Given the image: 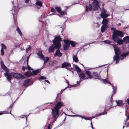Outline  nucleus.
Masks as SVG:
<instances>
[{"instance_id": "nucleus-46", "label": "nucleus", "mask_w": 129, "mask_h": 129, "mask_svg": "<svg viewBox=\"0 0 129 129\" xmlns=\"http://www.w3.org/2000/svg\"><path fill=\"white\" fill-rule=\"evenodd\" d=\"M111 29L112 30H114V31H115V30L116 29L114 27H112L111 28Z\"/></svg>"}, {"instance_id": "nucleus-62", "label": "nucleus", "mask_w": 129, "mask_h": 129, "mask_svg": "<svg viewBox=\"0 0 129 129\" xmlns=\"http://www.w3.org/2000/svg\"><path fill=\"white\" fill-rule=\"evenodd\" d=\"M104 4H102V6L103 7V6H104Z\"/></svg>"}, {"instance_id": "nucleus-39", "label": "nucleus", "mask_w": 129, "mask_h": 129, "mask_svg": "<svg viewBox=\"0 0 129 129\" xmlns=\"http://www.w3.org/2000/svg\"><path fill=\"white\" fill-rule=\"evenodd\" d=\"M106 11L105 10V9L104 8H103L102 9L101 11V13H106Z\"/></svg>"}, {"instance_id": "nucleus-18", "label": "nucleus", "mask_w": 129, "mask_h": 129, "mask_svg": "<svg viewBox=\"0 0 129 129\" xmlns=\"http://www.w3.org/2000/svg\"><path fill=\"white\" fill-rule=\"evenodd\" d=\"M92 9V7L90 4H89L88 6H86V11L87 12L89 11H91Z\"/></svg>"}, {"instance_id": "nucleus-19", "label": "nucleus", "mask_w": 129, "mask_h": 129, "mask_svg": "<svg viewBox=\"0 0 129 129\" xmlns=\"http://www.w3.org/2000/svg\"><path fill=\"white\" fill-rule=\"evenodd\" d=\"M49 58L48 57H46L45 58L44 57V60H44V65L42 66V67L41 68V69H42L43 68H44V67L45 66V64L49 60Z\"/></svg>"}, {"instance_id": "nucleus-45", "label": "nucleus", "mask_w": 129, "mask_h": 129, "mask_svg": "<svg viewBox=\"0 0 129 129\" xmlns=\"http://www.w3.org/2000/svg\"><path fill=\"white\" fill-rule=\"evenodd\" d=\"M27 68L29 69V70H33V69H31V68H30V67L29 66H28Z\"/></svg>"}, {"instance_id": "nucleus-20", "label": "nucleus", "mask_w": 129, "mask_h": 129, "mask_svg": "<svg viewBox=\"0 0 129 129\" xmlns=\"http://www.w3.org/2000/svg\"><path fill=\"white\" fill-rule=\"evenodd\" d=\"M129 53V52H126L122 54L121 55V56L120 57V59L121 60L123 59L124 58L123 57H125L126 56L128 55V54Z\"/></svg>"}, {"instance_id": "nucleus-28", "label": "nucleus", "mask_w": 129, "mask_h": 129, "mask_svg": "<svg viewBox=\"0 0 129 129\" xmlns=\"http://www.w3.org/2000/svg\"><path fill=\"white\" fill-rule=\"evenodd\" d=\"M101 16L102 18H104L108 17L109 15L108 14H106V13H101Z\"/></svg>"}, {"instance_id": "nucleus-57", "label": "nucleus", "mask_w": 129, "mask_h": 129, "mask_svg": "<svg viewBox=\"0 0 129 129\" xmlns=\"http://www.w3.org/2000/svg\"><path fill=\"white\" fill-rule=\"evenodd\" d=\"M3 114V113L0 112V115H2V114Z\"/></svg>"}, {"instance_id": "nucleus-43", "label": "nucleus", "mask_w": 129, "mask_h": 129, "mask_svg": "<svg viewBox=\"0 0 129 129\" xmlns=\"http://www.w3.org/2000/svg\"><path fill=\"white\" fill-rule=\"evenodd\" d=\"M55 11L54 9L52 8L51 9V11L52 12H54Z\"/></svg>"}, {"instance_id": "nucleus-14", "label": "nucleus", "mask_w": 129, "mask_h": 129, "mask_svg": "<svg viewBox=\"0 0 129 129\" xmlns=\"http://www.w3.org/2000/svg\"><path fill=\"white\" fill-rule=\"evenodd\" d=\"M64 42H65L69 43V45H71L72 47H75L76 46V44L73 41H69L68 40H65Z\"/></svg>"}, {"instance_id": "nucleus-60", "label": "nucleus", "mask_w": 129, "mask_h": 129, "mask_svg": "<svg viewBox=\"0 0 129 129\" xmlns=\"http://www.w3.org/2000/svg\"><path fill=\"white\" fill-rule=\"evenodd\" d=\"M91 128H92V129H93V127L92 125V126H91Z\"/></svg>"}, {"instance_id": "nucleus-40", "label": "nucleus", "mask_w": 129, "mask_h": 129, "mask_svg": "<svg viewBox=\"0 0 129 129\" xmlns=\"http://www.w3.org/2000/svg\"><path fill=\"white\" fill-rule=\"evenodd\" d=\"M31 49V47L30 46H29L26 49V52H27L28 51L30 50Z\"/></svg>"}, {"instance_id": "nucleus-48", "label": "nucleus", "mask_w": 129, "mask_h": 129, "mask_svg": "<svg viewBox=\"0 0 129 129\" xmlns=\"http://www.w3.org/2000/svg\"><path fill=\"white\" fill-rule=\"evenodd\" d=\"M29 0H25V2L26 3H27L29 2Z\"/></svg>"}, {"instance_id": "nucleus-29", "label": "nucleus", "mask_w": 129, "mask_h": 129, "mask_svg": "<svg viewBox=\"0 0 129 129\" xmlns=\"http://www.w3.org/2000/svg\"><path fill=\"white\" fill-rule=\"evenodd\" d=\"M39 72V70L38 69L33 71V72L31 73V74L33 75H35L38 74Z\"/></svg>"}, {"instance_id": "nucleus-11", "label": "nucleus", "mask_w": 129, "mask_h": 129, "mask_svg": "<svg viewBox=\"0 0 129 129\" xmlns=\"http://www.w3.org/2000/svg\"><path fill=\"white\" fill-rule=\"evenodd\" d=\"M5 76L7 78V80L10 82H11V80L12 78V74L10 73H8V72H6L4 74Z\"/></svg>"}, {"instance_id": "nucleus-63", "label": "nucleus", "mask_w": 129, "mask_h": 129, "mask_svg": "<svg viewBox=\"0 0 129 129\" xmlns=\"http://www.w3.org/2000/svg\"><path fill=\"white\" fill-rule=\"evenodd\" d=\"M66 117H65V118H64V119L63 120V121H64L65 120H66Z\"/></svg>"}, {"instance_id": "nucleus-5", "label": "nucleus", "mask_w": 129, "mask_h": 129, "mask_svg": "<svg viewBox=\"0 0 129 129\" xmlns=\"http://www.w3.org/2000/svg\"><path fill=\"white\" fill-rule=\"evenodd\" d=\"M86 74L88 75L89 78H93L99 79L100 77L99 74L95 72H93L92 75L90 72L88 71H86Z\"/></svg>"}, {"instance_id": "nucleus-30", "label": "nucleus", "mask_w": 129, "mask_h": 129, "mask_svg": "<svg viewBox=\"0 0 129 129\" xmlns=\"http://www.w3.org/2000/svg\"><path fill=\"white\" fill-rule=\"evenodd\" d=\"M73 61L75 62H77L78 61V59L76 55H73Z\"/></svg>"}, {"instance_id": "nucleus-36", "label": "nucleus", "mask_w": 129, "mask_h": 129, "mask_svg": "<svg viewBox=\"0 0 129 129\" xmlns=\"http://www.w3.org/2000/svg\"><path fill=\"white\" fill-rule=\"evenodd\" d=\"M46 79V78L45 77L41 76L40 77L39 79V80H41L42 79Z\"/></svg>"}, {"instance_id": "nucleus-64", "label": "nucleus", "mask_w": 129, "mask_h": 129, "mask_svg": "<svg viewBox=\"0 0 129 129\" xmlns=\"http://www.w3.org/2000/svg\"><path fill=\"white\" fill-rule=\"evenodd\" d=\"M44 45H45V46L46 47V45L45 44V43H44Z\"/></svg>"}, {"instance_id": "nucleus-12", "label": "nucleus", "mask_w": 129, "mask_h": 129, "mask_svg": "<svg viewBox=\"0 0 129 129\" xmlns=\"http://www.w3.org/2000/svg\"><path fill=\"white\" fill-rule=\"evenodd\" d=\"M1 64L2 68L4 70H5L6 72H8L9 70L7 69V67L4 64L2 60H1Z\"/></svg>"}, {"instance_id": "nucleus-38", "label": "nucleus", "mask_w": 129, "mask_h": 129, "mask_svg": "<svg viewBox=\"0 0 129 129\" xmlns=\"http://www.w3.org/2000/svg\"><path fill=\"white\" fill-rule=\"evenodd\" d=\"M102 42H104L105 43H106L107 44H109L111 43V42L108 40H105L104 41H102Z\"/></svg>"}, {"instance_id": "nucleus-33", "label": "nucleus", "mask_w": 129, "mask_h": 129, "mask_svg": "<svg viewBox=\"0 0 129 129\" xmlns=\"http://www.w3.org/2000/svg\"><path fill=\"white\" fill-rule=\"evenodd\" d=\"M29 81V79H26L25 80L24 82V83H23V85L24 86H26L27 84Z\"/></svg>"}, {"instance_id": "nucleus-9", "label": "nucleus", "mask_w": 129, "mask_h": 129, "mask_svg": "<svg viewBox=\"0 0 129 129\" xmlns=\"http://www.w3.org/2000/svg\"><path fill=\"white\" fill-rule=\"evenodd\" d=\"M13 9L11 10L12 11H13L14 12H13L12 14L14 16V21H15V18H14V16H15V15L17 14V13L18 12V11H19V9L18 8V5H17V6H14V4H13Z\"/></svg>"}, {"instance_id": "nucleus-34", "label": "nucleus", "mask_w": 129, "mask_h": 129, "mask_svg": "<svg viewBox=\"0 0 129 129\" xmlns=\"http://www.w3.org/2000/svg\"><path fill=\"white\" fill-rule=\"evenodd\" d=\"M16 30L18 31L20 36H21L22 35V33L18 27L17 28Z\"/></svg>"}, {"instance_id": "nucleus-26", "label": "nucleus", "mask_w": 129, "mask_h": 129, "mask_svg": "<svg viewBox=\"0 0 129 129\" xmlns=\"http://www.w3.org/2000/svg\"><path fill=\"white\" fill-rule=\"evenodd\" d=\"M117 105L118 106H121L123 104V101H116Z\"/></svg>"}, {"instance_id": "nucleus-41", "label": "nucleus", "mask_w": 129, "mask_h": 129, "mask_svg": "<svg viewBox=\"0 0 129 129\" xmlns=\"http://www.w3.org/2000/svg\"><path fill=\"white\" fill-rule=\"evenodd\" d=\"M84 119L86 120H91V118L85 117L84 118Z\"/></svg>"}, {"instance_id": "nucleus-51", "label": "nucleus", "mask_w": 129, "mask_h": 129, "mask_svg": "<svg viewBox=\"0 0 129 129\" xmlns=\"http://www.w3.org/2000/svg\"><path fill=\"white\" fill-rule=\"evenodd\" d=\"M128 119H129V117H127L126 118V120L125 121V124L126 123V122H127V120Z\"/></svg>"}, {"instance_id": "nucleus-54", "label": "nucleus", "mask_w": 129, "mask_h": 129, "mask_svg": "<svg viewBox=\"0 0 129 129\" xmlns=\"http://www.w3.org/2000/svg\"><path fill=\"white\" fill-rule=\"evenodd\" d=\"M127 102L128 104H129V99H127Z\"/></svg>"}, {"instance_id": "nucleus-4", "label": "nucleus", "mask_w": 129, "mask_h": 129, "mask_svg": "<svg viewBox=\"0 0 129 129\" xmlns=\"http://www.w3.org/2000/svg\"><path fill=\"white\" fill-rule=\"evenodd\" d=\"M113 46L114 48L115 55L113 57V61H116V63H118L120 60L119 54L120 53V51L118 48L114 45Z\"/></svg>"}, {"instance_id": "nucleus-47", "label": "nucleus", "mask_w": 129, "mask_h": 129, "mask_svg": "<svg viewBox=\"0 0 129 129\" xmlns=\"http://www.w3.org/2000/svg\"><path fill=\"white\" fill-rule=\"evenodd\" d=\"M77 116L79 117H81L82 119L84 118L83 117V116H82L80 115H77Z\"/></svg>"}, {"instance_id": "nucleus-6", "label": "nucleus", "mask_w": 129, "mask_h": 129, "mask_svg": "<svg viewBox=\"0 0 129 129\" xmlns=\"http://www.w3.org/2000/svg\"><path fill=\"white\" fill-rule=\"evenodd\" d=\"M103 80V82L105 84H106L107 83H108L109 84H110V85H111L112 87V89H113V91H112V95L111 96V100L110 101L111 102H112L113 101V100H112V96L113 95H114L116 93V87H115L114 86H113L111 84V83L109 82H108L107 79H102Z\"/></svg>"}, {"instance_id": "nucleus-32", "label": "nucleus", "mask_w": 129, "mask_h": 129, "mask_svg": "<svg viewBox=\"0 0 129 129\" xmlns=\"http://www.w3.org/2000/svg\"><path fill=\"white\" fill-rule=\"evenodd\" d=\"M31 74V73L29 71H27L25 73V75L26 76L29 77L31 75H32Z\"/></svg>"}, {"instance_id": "nucleus-16", "label": "nucleus", "mask_w": 129, "mask_h": 129, "mask_svg": "<svg viewBox=\"0 0 129 129\" xmlns=\"http://www.w3.org/2000/svg\"><path fill=\"white\" fill-rule=\"evenodd\" d=\"M2 49L1 50V55L2 56L4 55V49H6L7 48L6 46L3 43L1 44Z\"/></svg>"}, {"instance_id": "nucleus-25", "label": "nucleus", "mask_w": 129, "mask_h": 129, "mask_svg": "<svg viewBox=\"0 0 129 129\" xmlns=\"http://www.w3.org/2000/svg\"><path fill=\"white\" fill-rule=\"evenodd\" d=\"M74 67L78 73H80L81 72V69L78 66L76 65H75Z\"/></svg>"}, {"instance_id": "nucleus-52", "label": "nucleus", "mask_w": 129, "mask_h": 129, "mask_svg": "<svg viewBox=\"0 0 129 129\" xmlns=\"http://www.w3.org/2000/svg\"><path fill=\"white\" fill-rule=\"evenodd\" d=\"M68 87H67L66 88H65L64 89L61 90V93H62V92L65 90V89L66 88H67Z\"/></svg>"}, {"instance_id": "nucleus-1", "label": "nucleus", "mask_w": 129, "mask_h": 129, "mask_svg": "<svg viewBox=\"0 0 129 129\" xmlns=\"http://www.w3.org/2000/svg\"><path fill=\"white\" fill-rule=\"evenodd\" d=\"M63 104V103L62 102H58L54 108L52 109L51 115L52 118L54 119V121L49 124L47 129H51V126H52V123L54 122L58 117L59 115V110L62 106Z\"/></svg>"}, {"instance_id": "nucleus-15", "label": "nucleus", "mask_w": 129, "mask_h": 129, "mask_svg": "<svg viewBox=\"0 0 129 129\" xmlns=\"http://www.w3.org/2000/svg\"><path fill=\"white\" fill-rule=\"evenodd\" d=\"M79 76L80 79H82L83 80L89 78V77H86L85 76V74L83 73H81L80 74H79Z\"/></svg>"}, {"instance_id": "nucleus-3", "label": "nucleus", "mask_w": 129, "mask_h": 129, "mask_svg": "<svg viewBox=\"0 0 129 129\" xmlns=\"http://www.w3.org/2000/svg\"><path fill=\"white\" fill-rule=\"evenodd\" d=\"M118 36L122 37L123 36L121 31L116 30L113 32L112 38L115 42H117L118 44H121L122 43V41L119 39Z\"/></svg>"}, {"instance_id": "nucleus-10", "label": "nucleus", "mask_w": 129, "mask_h": 129, "mask_svg": "<svg viewBox=\"0 0 129 129\" xmlns=\"http://www.w3.org/2000/svg\"><path fill=\"white\" fill-rule=\"evenodd\" d=\"M13 76L18 79H22L24 78V77L22 74L18 73H16L13 74Z\"/></svg>"}, {"instance_id": "nucleus-50", "label": "nucleus", "mask_w": 129, "mask_h": 129, "mask_svg": "<svg viewBox=\"0 0 129 129\" xmlns=\"http://www.w3.org/2000/svg\"><path fill=\"white\" fill-rule=\"evenodd\" d=\"M126 127H129V122L127 123V125L126 126Z\"/></svg>"}, {"instance_id": "nucleus-27", "label": "nucleus", "mask_w": 129, "mask_h": 129, "mask_svg": "<svg viewBox=\"0 0 129 129\" xmlns=\"http://www.w3.org/2000/svg\"><path fill=\"white\" fill-rule=\"evenodd\" d=\"M123 40L124 42L126 43L129 42V36H127L123 38Z\"/></svg>"}, {"instance_id": "nucleus-49", "label": "nucleus", "mask_w": 129, "mask_h": 129, "mask_svg": "<svg viewBox=\"0 0 129 129\" xmlns=\"http://www.w3.org/2000/svg\"><path fill=\"white\" fill-rule=\"evenodd\" d=\"M45 81H46L47 83H48L49 84L50 83V82H49V81L48 80H45Z\"/></svg>"}, {"instance_id": "nucleus-42", "label": "nucleus", "mask_w": 129, "mask_h": 129, "mask_svg": "<svg viewBox=\"0 0 129 129\" xmlns=\"http://www.w3.org/2000/svg\"><path fill=\"white\" fill-rule=\"evenodd\" d=\"M26 115H25L24 116H22H22H20V117L21 118H24L25 117V118H26V121H27V117H26Z\"/></svg>"}, {"instance_id": "nucleus-59", "label": "nucleus", "mask_w": 129, "mask_h": 129, "mask_svg": "<svg viewBox=\"0 0 129 129\" xmlns=\"http://www.w3.org/2000/svg\"><path fill=\"white\" fill-rule=\"evenodd\" d=\"M52 62H50L49 63V65H51V63H52Z\"/></svg>"}, {"instance_id": "nucleus-58", "label": "nucleus", "mask_w": 129, "mask_h": 129, "mask_svg": "<svg viewBox=\"0 0 129 129\" xmlns=\"http://www.w3.org/2000/svg\"><path fill=\"white\" fill-rule=\"evenodd\" d=\"M105 110H107V107H106V106L105 107Z\"/></svg>"}, {"instance_id": "nucleus-61", "label": "nucleus", "mask_w": 129, "mask_h": 129, "mask_svg": "<svg viewBox=\"0 0 129 129\" xmlns=\"http://www.w3.org/2000/svg\"><path fill=\"white\" fill-rule=\"evenodd\" d=\"M90 124H91V126H92V125L91 121V122Z\"/></svg>"}, {"instance_id": "nucleus-35", "label": "nucleus", "mask_w": 129, "mask_h": 129, "mask_svg": "<svg viewBox=\"0 0 129 129\" xmlns=\"http://www.w3.org/2000/svg\"><path fill=\"white\" fill-rule=\"evenodd\" d=\"M55 9L56 11L59 13L61 11V9L60 8L58 7H57L55 8Z\"/></svg>"}, {"instance_id": "nucleus-53", "label": "nucleus", "mask_w": 129, "mask_h": 129, "mask_svg": "<svg viewBox=\"0 0 129 129\" xmlns=\"http://www.w3.org/2000/svg\"><path fill=\"white\" fill-rule=\"evenodd\" d=\"M81 80L79 81H77V84H78L80 83L81 82Z\"/></svg>"}, {"instance_id": "nucleus-37", "label": "nucleus", "mask_w": 129, "mask_h": 129, "mask_svg": "<svg viewBox=\"0 0 129 129\" xmlns=\"http://www.w3.org/2000/svg\"><path fill=\"white\" fill-rule=\"evenodd\" d=\"M60 14L61 15H65V14H66V12L65 11H61L60 12Z\"/></svg>"}, {"instance_id": "nucleus-24", "label": "nucleus", "mask_w": 129, "mask_h": 129, "mask_svg": "<svg viewBox=\"0 0 129 129\" xmlns=\"http://www.w3.org/2000/svg\"><path fill=\"white\" fill-rule=\"evenodd\" d=\"M107 114V113L106 112H105V113L103 112L100 113H99L98 114H96L94 116H93L92 117V118H94L95 117L101 115H103L106 114Z\"/></svg>"}, {"instance_id": "nucleus-2", "label": "nucleus", "mask_w": 129, "mask_h": 129, "mask_svg": "<svg viewBox=\"0 0 129 129\" xmlns=\"http://www.w3.org/2000/svg\"><path fill=\"white\" fill-rule=\"evenodd\" d=\"M61 41V38L59 36L55 37L53 41V45H52L49 49V52H52L55 48H59L61 46L60 42Z\"/></svg>"}, {"instance_id": "nucleus-56", "label": "nucleus", "mask_w": 129, "mask_h": 129, "mask_svg": "<svg viewBox=\"0 0 129 129\" xmlns=\"http://www.w3.org/2000/svg\"><path fill=\"white\" fill-rule=\"evenodd\" d=\"M66 82L68 84V85H69V82L68 80H66Z\"/></svg>"}, {"instance_id": "nucleus-55", "label": "nucleus", "mask_w": 129, "mask_h": 129, "mask_svg": "<svg viewBox=\"0 0 129 129\" xmlns=\"http://www.w3.org/2000/svg\"><path fill=\"white\" fill-rule=\"evenodd\" d=\"M68 115V116H70L71 117H72V116H74V115Z\"/></svg>"}, {"instance_id": "nucleus-31", "label": "nucleus", "mask_w": 129, "mask_h": 129, "mask_svg": "<svg viewBox=\"0 0 129 129\" xmlns=\"http://www.w3.org/2000/svg\"><path fill=\"white\" fill-rule=\"evenodd\" d=\"M36 5L41 7L42 6V4L41 1H37L36 3Z\"/></svg>"}, {"instance_id": "nucleus-13", "label": "nucleus", "mask_w": 129, "mask_h": 129, "mask_svg": "<svg viewBox=\"0 0 129 129\" xmlns=\"http://www.w3.org/2000/svg\"><path fill=\"white\" fill-rule=\"evenodd\" d=\"M37 55L38 56V57L42 60H44V56L42 54L41 51L39 50L37 53Z\"/></svg>"}, {"instance_id": "nucleus-7", "label": "nucleus", "mask_w": 129, "mask_h": 129, "mask_svg": "<svg viewBox=\"0 0 129 129\" xmlns=\"http://www.w3.org/2000/svg\"><path fill=\"white\" fill-rule=\"evenodd\" d=\"M92 5L93 7V11L98 10L100 8V5L99 2L97 1H94L92 3Z\"/></svg>"}, {"instance_id": "nucleus-17", "label": "nucleus", "mask_w": 129, "mask_h": 129, "mask_svg": "<svg viewBox=\"0 0 129 129\" xmlns=\"http://www.w3.org/2000/svg\"><path fill=\"white\" fill-rule=\"evenodd\" d=\"M62 55V53H61L59 49H58L56 51L54 56H58L59 57H61Z\"/></svg>"}, {"instance_id": "nucleus-23", "label": "nucleus", "mask_w": 129, "mask_h": 129, "mask_svg": "<svg viewBox=\"0 0 129 129\" xmlns=\"http://www.w3.org/2000/svg\"><path fill=\"white\" fill-rule=\"evenodd\" d=\"M108 19H103L102 22V23L103 25H107V24L108 23Z\"/></svg>"}, {"instance_id": "nucleus-44", "label": "nucleus", "mask_w": 129, "mask_h": 129, "mask_svg": "<svg viewBox=\"0 0 129 129\" xmlns=\"http://www.w3.org/2000/svg\"><path fill=\"white\" fill-rule=\"evenodd\" d=\"M27 67H26L25 68L24 66H23L22 68V70L23 71H24L25 69H27Z\"/></svg>"}, {"instance_id": "nucleus-8", "label": "nucleus", "mask_w": 129, "mask_h": 129, "mask_svg": "<svg viewBox=\"0 0 129 129\" xmlns=\"http://www.w3.org/2000/svg\"><path fill=\"white\" fill-rule=\"evenodd\" d=\"M61 67L62 68H66L70 71H71L73 70V68H71V64L68 62H64L62 63Z\"/></svg>"}, {"instance_id": "nucleus-21", "label": "nucleus", "mask_w": 129, "mask_h": 129, "mask_svg": "<svg viewBox=\"0 0 129 129\" xmlns=\"http://www.w3.org/2000/svg\"><path fill=\"white\" fill-rule=\"evenodd\" d=\"M108 27L107 25H103L101 28V31L103 33L106 30V28Z\"/></svg>"}, {"instance_id": "nucleus-22", "label": "nucleus", "mask_w": 129, "mask_h": 129, "mask_svg": "<svg viewBox=\"0 0 129 129\" xmlns=\"http://www.w3.org/2000/svg\"><path fill=\"white\" fill-rule=\"evenodd\" d=\"M64 42L65 44L63 46L64 49V50H67L68 49L70 45L69 43H68L65 42L64 40Z\"/></svg>"}]
</instances>
